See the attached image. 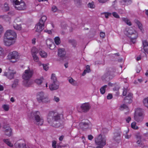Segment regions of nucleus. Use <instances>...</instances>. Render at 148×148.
<instances>
[{
	"mask_svg": "<svg viewBox=\"0 0 148 148\" xmlns=\"http://www.w3.org/2000/svg\"><path fill=\"white\" fill-rule=\"evenodd\" d=\"M60 120V115L55 114L53 112H50L48 114L47 120L49 125L53 127H58L60 126L59 121Z\"/></svg>",
	"mask_w": 148,
	"mask_h": 148,
	"instance_id": "nucleus-1",
	"label": "nucleus"
},
{
	"mask_svg": "<svg viewBox=\"0 0 148 148\" xmlns=\"http://www.w3.org/2000/svg\"><path fill=\"white\" fill-rule=\"evenodd\" d=\"M124 34L130 37L131 41L134 44L136 41V39L138 36V34L132 27H127L124 31Z\"/></svg>",
	"mask_w": 148,
	"mask_h": 148,
	"instance_id": "nucleus-2",
	"label": "nucleus"
},
{
	"mask_svg": "<svg viewBox=\"0 0 148 148\" xmlns=\"http://www.w3.org/2000/svg\"><path fill=\"white\" fill-rule=\"evenodd\" d=\"M115 69L112 68H107L106 72L102 77L103 80H110L115 76Z\"/></svg>",
	"mask_w": 148,
	"mask_h": 148,
	"instance_id": "nucleus-3",
	"label": "nucleus"
},
{
	"mask_svg": "<svg viewBox=\"0 0 148 148\" xmlns=\"http://www.w3.org/2000/svg\"><path fill=\"white\" fill-rule=\"evenodd\" d=\"M106 138L100 134L95 138V142L98 145L97 148H103L106 145Z\"/></svg>",
	"mask_w": 148,
	"mask_h": 148,
	"instance_id": "nucleus-4",
	"label": "nucleus"
},
{
	"mask_svg": "<svg viewBox=\"0 0 148 148\" xmlns=\"http://www.w3.org/2000/svg\"><path fill=\"white\" fill-rule=\"evenodd\" d=\"M36 99L39 103H48L50 101L48 96L43 92H38L37 95Z\"/></svg>",
	"mask_w": 148,
	"mask_h": 148,
	"instance_id": "nucleus-5",
	"label": "nucleus"
},
{
	"mask_svg": "<svg viewBox=\"0 0 148 148\" xmlns=\"http://www.w3.org/2000/svg\"><path fill=\"white\" fill-rule=\"evenodd\" d=\"M32 114L34 116V122L38 126L42 125L43 124L44 122V119L42 117L39 116L40 113L38 111L33 112Z\"/></svg>",
	"mask_w": 148,
	"mask_h": 148,
	"instance_id": "nucleus-6",
	"label": "nucleus"
},
{
	"mask_svg": "<svg viewBox=\"0 0 148 148\" xmlns=\"http://www.w3.org/2000/svg\"><path fill=\"white\" fill-rule=\"evenodd\" d=\"M7 57L11 62L15 63L20 58V55L18 52L13 51L9 53Z\"/></svg>",
	"mask_w": 148,
	"mask_h": 148,
	"instance_id": "nucleus-7",
	"label": "nucleus"
},
{
	"mask_svg": "<svg viewBox=\"0 0 148 148\" xmlns=\"http://www.w3.org/2000/svg\"><path fill=\"white\" fill-rule=\"evenodd\" d=\"M4 37L10 40H16L17 38L16 34L14 30L8 29L5 32Z\"/></svg>",
	"mask_w": 148,
	"mask_h": 148,
	"instance_id": "nucleus-8",
	"label": "nucleus"
},
{
	"mask_svg": "<svg viewBox=\"0 0 148 148\" xmlns=\"http://www.w3.org/2000/svg\"><path fill=\"white\" fill-rule=\"evenodd\" d=\"M34 73L33 70L30 69L26 70L23 74L22 77L24 80H28L31 77Z\"/></svg>",
	"mask_w": 148,
	"mask_h": 148,
	"instance_id": "nucleus-9",
	"label": "nucleus"
},
{
	"mask_svg": "<svg viewBox=\"0 0 148 148\" xmlns=\"http://www.w3.org/2000/svg\"><path fill=\"white\" fill-rule=\"evenodd\" d=\"M38 52V50L36 47H33L31 50V54L34 61L36 62H38L40 64L39 59L38 57L36 55Z\"/></svg>",
	"mask_w": 148,
	"mask_h": 148,
	"instance_id": "nucleus-10",
	"label": "nucleus"
},
{
	"mask_svg": "<svg viewBox=\"0 0 148 148\" xmlns=\"http://www.w3.org/2000/svg\"><path fill=\"white\" fill-rule=\"evenodd\" d=\"M79 125L81 128L85 130L90 127V123L88 120L84 119L82 120Z\"/></svg>",
	"mask_w": 148,
	"mask_h": 148,
	"instance_id": "nucleus-11",
	"label": "nucleus"
},
{
	"mask_svg": "<svg viewBox=\"0 0 148 148\" xmlns=\"http://www.w3.org/2000/svg\"><path fill=\"white\" fill-rule=\"evenodd\" d=\"M16 73V72L14 70L9 68L8 72H5L4 75L10 79H12L14 78V75Z\"/></svg>",
	"mask_w": 148,
	"mask_h": 148,
	"instance_id": "nucleus-12",
	"label": "nucleus"
},
{
	"mask_svg": "<svg viewBox=\"0 0 148 148\" xmlns=\"http://www.w3.org/2000/svg\"><path fill=\"white\" fill-rule=\"evenodd\" d=\"M15 148H26V145L25 141L21 140L16 142L14 145Z\"/></svg>",
	"mask_w": 148,
	"mask_h": 148,
	"instance_id": "nucleus-13",
	"label": "nucleus"
},
{
	"mask_svg": "<svg viewBox=\"0 0 148 148\" xmlns=\"http://www.w3.org/2000/svg\"><path fill=\"white\" fill-rule=\"evenodd\" d=\"M16 40H10L7 38L4 37L3 43L4 45L7 46H10L14 44Z\"/></svg>",
	"mask_w": 148,
	"mask_h": 148,
	"instance_id": "nucleus-14",
	"label": "nucleus"
},
{
	"mask_svg": "<svg viewBox=\"0 0 148 148\" xmlns=\"http://www.w3.org/2000/svg\"><path fill=\"white\" fill-rule=\"evenodd\" d=\"M133 94L131 93H129L127 95L124 99V102L126 103H130L132 102Z\"/></svg>",
	"mask_w": 148,
	"mask_h": 148,
	"instance_id": "nucleus-15",
	"label": "nucleus"
},
{
	"mask_svg": "<svg viewBox=\"0 0 148 148\" xmlns=\"http://www.w3.org/2000/svg\"><path fill=\"white\" fill-rule=\"evenodd\" d=\"M59 82H52L49 86V89L51 90L57 89L59 88Z\"/></svg>",
	"mask_w": 148,
	"mask_h": 148,
	"instance_id": "nucleus-16",
	"label": "nucleus"
},
{
	"mask_svg": "<svg viewBox=\"0 0 148 148\" xmlns=\"http://www.w3.org/2000/svg\"><path fill=\"white\" fill-rule=\"evenodd\" d=\"M81 108L83 112H86L89 110L90 106L89 104L87 103L82 104L81 106Z\"/></svg>",
	"mask_w": 148,
	"mask_h": 148,
	"instance_id": "nucleus-17",
	"label": "nucleus"
},
{
	"mask_svg": "<svg viewBox=\"0 0 148 148\" xmlns=\"http://www.w3.org/2000/svg\"><path fill=\"white\" fill-rule=\"evenodd\" d=\"M27 6L25 3L23 2H21L19 5L16 7V9L19 10H25L26 9Z\"/></svg>",
	"mask_w": 148,
	"mask_h": 148,
	"instance_id": "nucleus-18",
	"label": "nucleus"
},
{
	"mask_svg": "<svg viewBox=\"0 0 148 148\" xmlns=\"http://www.w3.org/2000/svg\"><path fill=\"white\" fill-rule=\"evenodd\" d=\"M5 129L4 130L5 134L6 135L10 137L12 134V130L9 126L7 127H4Z\"/></svg>",
	"mask_w": 148,
	"mask_h": 148,
	"instance_id": "nucleus-19",
	"label": "nucleus"
},
{
	"mask_svg": "<svg viewBox=\"0 0 148 148\" xmlns=\"http://www.w3.org/2000/svg\"><path fill=\"white\" fill-rule=\"evenodd\" d=\"M46 42L47 46L51 49H53L56 47V46L53 43L52 40L51 39H47Z\"/></svg>",
	"mask_w": 148,
	"mask_h": 148,
	"instance_id": "nucleus-20",
	"label": "nucleus"
},
{
	"mask_svg": "<svg viewBox=\"0 0 148 148\" xmlns=\"http://www.w3.org/2000/svg\"><path fill=\"white\" fill-rule=\"evenodd\" d=\"M44 26V25L39 23H38L35 27L36 31L38 32H41L43 29Z\"/></svg>",
	"mask_w": 148,
	"mask_h": 148,
	"instance_id": "nucleus-21",
	"label": "nucleus"
},
{
	"mask_svg": "<svg viewBox=\"0 0 148 148\" xmlns=\"http://www.w3.org/2000/svg\"><path fill=\"white\" fill-rule=\"evenodd\" d=\"M143 46L145 52L148 54V42L146 40H142Z\"/></svg>",
	"mask_w": 148,
	"mask_h": 148,
	"instance_id": "nucleus-22",
	"label": "nucleus"
},
{
	"mask_svg": "<svg viewBox=\"0 0 148 148\" xmlns=\"http://www.w3.org/2000/svg\"><path fill=\"white\" fill-rule=\"evenodd\" d=\"M135 115L144 117L143 110L140 108H137L136 110Z\"/></svg>",
	"mask_w": 148,
	"mask_h": 148,
	"instance_id": "nucleus-23",
	"label": "nucleus"
},
{
	"mask_svg": "<svg viewBox=\"0 0 148 148\" xmlns=\"http://www.w3.org/2000/svg\"><path fill=\"white\" fill-rule=\"evenodd\" d=\"M66 52L64 49H60L58 50V55L60 57H64L66 54Z\"/></svg>",
	"mask_w": 148,
	"mask_h": 148,
	"instance_id": "nucleus-24",
	"label": "nucleus"
},
{
	"mask_svg": "<svg viewBox=\"0 0 148 148\" xmlns=\"http://www.w3.org/2000/svg\"><path fill=\"white\" fill-rule=\"evenodd\" d=\"M3 142L5 143L8 146L10 147H13L14 146L13 143L10 141L9 139H3Z\"/></svg>",
	"mask_w": 148,
	"mask_h": 148,
	"instance_id": "nucleus-25",
	"label": "nucleus"
},
{
	"mask_svg": "<svg viewBox=\"0 0 148 148\" xmlns=\"http://www.w3.org/2000/svg\"><path fill=\"white\" fill-rule=\"evenodd\" d=\"M44 78L42 77L36 78L34 80L35 82L38 85H41L42 83Z\"/></svg>",
	"mask_w": 148,
	"mask_h": 148,
	"instance_id": "nucleus-26",
	"label": "nucleus"
},
{
	"mask_svg": "<svg viewBox=\"0 0 148 148\" xmlns=\"http://www.w3.org/2000/svg\"><path fill=\"white\" fill-rule=\"evenodd\" d=\"M120 134L119 132H115L114 133V139L118 143V141L120 140Z\"/></svg>",
	"mask_w": 148,
	"mask_h": 148,
	"instance_id": "nucleus-27",
	"label": "nucleus"
},
{
	"mask_svg": "<svg viewBox=\"0 0 148 148\" xmlns=\"http://www.w3.org/2000/svg\"><path fill=\"white\" fill-rule=\"evenodd\" d=\"M11 1L15 8H16V7H17L19 5L21 2V0H20V1L18 0H11Z\"/></svg>",
	"mask_w": 148,
	"mask_h": 148,
	"instance_id": "nucleus-28",
	"label": "nucleus"
},
{
	"mask_svg": "<svg viewBox=\"0 0 148 148\" xmlns=\"http://www.w3.org/2000/svg\"><path fill=\"white\" fill-rule=\"evenodd\" d=\"M47 19V17L45 15H42L40 19L39 23L44 25V23Z\"/></svg>",
	"mask_w": 148,
	"mask_h": 148,
	"instance_id": "nucleus-29",
	"label": "nucleus"
},
{
	"mask_svg": "<svg viewBox=\"0 0 148 148\" xmlns=\"http://www.w3.org/2000/svg\"><path fill=\"white\" fill-rule=\"evenodd\" d=\"M39 53L41 57L43 58H46L47 56V53L41 50L39 51Z\"/></svg>",
	"mask_w": 148,
	"mask_h": 148,
	"instance_id": "nucleus-30",
	"label": "nucleus"
},
{
	"mask_svg": "<svg viewBox=\"0 0 148 148\" xmlns=\"http://www.w3.org/2000/svg\"><path fill=\"white\" fill-rule=\"evenodd\" d=\"M86 69H85L82 74L83 76L85 75L86 73H89L90 72V67L89 65H87L86 67Z\"/></svg>",
	"mask_w": 148,
	"mask_h": 148,
	"instance_id": "nucleus-31",
	"label": "nucleus"
},
{
	"mask_svg": "<svg viewBox=\"0 0 148 148\" xmlns=\"http://www.w3.org/2000/svg\"><path fill=\"white\" fill-rule=\"evenodd\" d=\"M143 118V117H142L140 116H138L134 115V120L135 121L138 122H141L142 121Z\"/></svg>",
	"mask_w": 148,
	"mask_h": 148,
	"instance_id": "nucleus-32",
	"label": "nucleus"
},
{
	"mask_svg": "<svg viewBox=\"0 0 148 148\" xmlns=\"http://www.w3.org/2000/svg\"><path fill=\"white\" fill-rule=\"evenodd\" d=\"M23 84L25 86L29 87L31 85L32 83L29 80H24L23 81Z\"/></svg>",
	"mask_w": 148,
	"mask_h": 148,
	"instance_id": "nucleus-33",
	"label": "nucleus"
},
{
	"mask_svg": "<svg viewBox=\"0 0 148 148\" xmlns=\"http://www.w3.org/2000/svg\"><path fill=\"white\" fill-rule=\"evenodd\" d=\"M5 56L4 51L3 49L0 46V58H3Z\"/></svg>",
	"mask_w": 148,
	"mask_h": 148,
	"instance_id": "nucleus-34",
	"label": "nucleus"
},
{
	"mask_svg": "<svg viewBox=\"0 0 148 148\" xmlns=\"http://www.w3.org/2000/svg\"><path fill=\"white\" fill-rule=\"evenodd\" d=\"M55 43L56 45H59L61 43V40L60 38L58 36L56 37L54 39Z\"/></svg>",
	"mask_w": 148,
	"mask_h": 148,
	"instance_id": "nucleus-35",
	"label": "nucleus"
},
{
	"mask_svg": "<svg viewBox=\"0 0 148 148\" xmlns=\"http://www.w3.org/2000/svg\"><path fill=\"white\" fill-rule=\"evenodd\" d=\"M122 19L123 21L125 22L128 25L130 26L132 25L131 22L127 18L123 17L122 18Z\"/></svg>",
	"mask_w": 148,
	"mask_h": 148,
	"instance_id": "nucleus-36",
	"label": "nucleus"
},
{
	"mask_svg": "<svg viewBox=\"0 0 148 148\" xmlns=\"http://www.w3.org/2000/svg\"><path fill=\"white\" fill-rule=\"evenodd\" d=\"M13 27L14 29L17 30H20L22 29L21 26V25L17 24H13Z\"/></svg>",
	"mask_w": 148,
	"mask_h": 148,
	"instance_id": "nucleus-37",
	"label": "nucleus"
},
{
	"mask_svg": "<svg viewBox=\"0 0 148 148\" xmlns=\"http://www.w3.org/2000/svg\"><path fill=\"white\" fill-rule=\"evenodd\" d=\"M107 85H105L102 86L100 89V93L102 94H104L106 92V88L107 87Z\"/></svg>",
	"mask_w": 148,
	"mask_h": 148,
	"instance_id": "nucleus-38",
	"label": "nucleus"
},
{
	"mask_svg": "<svg viewBox=\"0 0 148 148\" xmlns=\"http://www.w3.org/2000/svg\"><path fill=\"white\" fill-rule=\"evenodd\" d=\"M51 79L52 82H58L57 81L56 76L54 74H51Z\"/></svg>",
	"mask_w": 148,
	"mask_h": 148,
	"instance_id": "nucleus-39",
	"label": "nucleus"
},
{
	"mask_svg": "<svg viewBox=\"0 0 148 148\" xmlns=\"http://www.w3.org/2000/svg\"><path fill=\"white\" fill-rule=\"evenodd\" d=\"M41 65H42L43 67V69L45 71H47L49 69V64H42L41 63V62H40V64L39 65L40 66Z\"/></svg>",
	"mask_w": 148,
	"mask_h": 148,
	"instance_id": "nucleus-40",
	"label": "nucleus"
},
{
	"mask_svg": "<svg viewBox=\"0 0 148 148\" xmlns=\"http://www.w3.org/2000/svg\"><path fill=\"white\" fill-rule=\"evenodd\" d=\"M136 23L138 25L139 28L140 29L142 32H143V29L142 25L137 20Z\"/></svg>",
	"mask_w": 148,
	"mask_h": 148,
	"instance_id": "nucleus-41",
	"label": "nucleus"
},
{
	"mask_svg": "<svg viewBox=\"0 0 148 148\" xmlns=\"http://www.w3.org/2000/svg\"><path fill=\"white\" fill-rule=\"evenodd\" d=\"M144 105L148 108V97L145 98L143 100Z\"/></svg>",
	"mask_w": 148,
	"mask_h": 148,
	"instance_id": "nucleus-42",
	"label": "nucleus"
},
{
	"mask_svg": "<svg viewBox=\"0 0 148 148\" xmlns=\"http://www.w3.org/2000/svg\"><path fill=\"white\" fill-rule=\"evenodd\" d=\"M136 123L135 122H133L131 124V126L132 128L135 129L137 130L138 128V127L136 125Z\"/></svg>",
	"mask_w": 148,
	"mask_h": 148,
	"instance_id": "nucleus-43",
	"label": "nucleus"
},
{
	"mask_svg": "<svg viewBox=\"0 0 148 148\" xmlns=\"http://www.w3.org/2000/svg\"><path fill=\"white\" fill-rule=\"evenodd\" d=\"M18 80L15 79L14 80L12 85V87L15 88L18 85Z\"/></svg>",
	"mask_w": 148,
	"mask_h": 148,
	"instance_id": "nucleus-44",
	"label": "nucleus"
},
{
	"mask_svg": "<svg viewBox=\"0 0 148 148\" xmlns=\"http://www.w3.org/2000/svg\"><path fill=\"white\" fill-rule=\"evenodd\" d=\"M88 7L92 9L94 8L95 7L93 2L89 3L88 4Z\"/></svg>",
	"mask_w": 148,
	"mask_h": 148,
	"instance_id": "nucleus-45",
	"label": "nucleus"
},
{
	"mask_svg": "<svg viewBox=\"0 0 148 148\" xmlns=\"http://www.w3.org/2000/svg\"><path fill=\"white\" fill-rule=\"evenodd\" d=\"M9 7L8 3H5L4 4V6L3 7V9L4 10L7 11L9 9Z\"/></svg>",
	"mask_w": 148,
	"mask_h": 148,
	"instance_id": "nucleus-46",
	"label": "nucleus"
},
{
	"mask_svg": "<svg viewBox=\"0 0 148 148\" xmlns=\"http://www.w3.org/2000/svg\"><path fill=\"white\" fill-rule=\"evenodd\" d=\"M124 109H128V106L125 104H123L120 106V109L121 110H122Z\"/></svg>",
	"mask_w": 148,
	"mask_h": 148,
	"instance_id": "nucleus-47",
	"label": "nucleus"
},
{
	"mask_svg": "<svg viewBox=\"0 0 148 148\" xmlns=\"http://www.w3.org/2000/svg\"><path fill=\"white\" fill-rule=\"evenodd\" d=\"M68 79L69 82L71 84L73 85L74 84V80L73 78L71 77H69Z\"/></svg>",
	"mask_w": 148,
	"mask_h": 148,
	"instance_id": "nucleus-48",
	"label": "nucleus"
},
{
	"mask_svg": "<svg viewBox=\"0 0 148 148\" xmlns=\"http://www.w3.org/2000/svg\"><path fill=\"white\" fill-rule=\"evenodd\" d=\"M2 107L4 110L5 111H8L9 108V106L6 105H3Z\"/></svg>",
	"mask_w": 148,
	"mask_h": 148,
	"instance_id": "nucleus-49",
	"label": "nucleus"
},
{
	"mask_svg": "<svg viewBox=\"0 0 148 148\" xmlns=\"http://www.w3.org/2000/svg\"><path fill=\"white\" fill-rule=\"evenodd\" d=\"M112 14L113 16L116 18H119L120 16L118 14L115 12H113L112 13Z\"/></svg>",
	"mask_w": 148,
	"mask_h": 148,
	"instance_id": "nucleus-50",
	"label": "nucleus"
},
{
	"mask_svg": "<svg viewBox=\"0 0 148 148\" xmlns=\"http://www.w3.org/2000/svg\"><path fill=\"white\" fill-rule=\"evenodd\" d=\"M139 138L140 139V140H138L137 141V144L138 146L140 147L141 146V145H142L141 141L140 140V139H141V136H139Z\"/></svg>",
	"mask_w": 148,
	"mask_h": 148,
	"instance_id": "nucleus-51",
	"label": "nucleus"
},
{
	"mask_svg": "<svg viewBox=\"0 0 148 148\" xmlns=\"http://www.w3.org/2000/svg\"><path fill=\"white\" fill-rule=\"evenodd\" d=\"M124 2L125 3H127V5L129 4H130L132 2L131 0H123L121 1V3Z\"/></svg>",
	"mask_w": 148,
	"mask_h": 148,
	"instance_id": "nucleus-52",
	"label": "nucleus"
},
{
	"mask_svg": "<svg viewBox=\"0 0 148 148\" xmlns=\"http://www.w3.org/2000/svg\"><path fill=\"white\" fill-rule=\"evenodd\" d=\"M127 91H128V89L127 88L123 89V96H126Z\"/></svg>",
	"mask_w": 148,
	"mask_h": 148,
	"instance_id": "nucleus-53",
	"label": "nucleus"
},
{
	"mask_svg": "<svg viewBox=\"0 0 148 148\" xmlns=\"http://www.w3.org/2000/svg\"><path fill=\"white\" fill-rule=\"evenodd\" d=\"M52 147L54 148H56V142L55 140H53L52 142Z\"/></svg>",
	"mask_w": 148,
	"mask_h": 148,
	"instance_id": "nucleus-54",
	"label": "nucleus"
},
{
	"mask_svg": "<svg viewBox=\"0 0 148 148\" xmlns=\"http://www.w3.org/2000/svg\"><path fill=\"white\" fill-rule=\"evenodd\" d=\"M52 30H48L47 29H45L44 31L45 32H46L48 34H52Z\"/></svg>",
	"mask_w": 148,
	"mask_h": 148,
	"instance_id": "nucleus-55",
	"label": "nucleus"
},
{
	"mask_svg": "<svg viewBox=\"0 0 148 148\" xmlns=\"http://www.w3.org/2000/svg\"><path fill=\"white\" fill-rule=\"evenodd\" d=\"M105 17L106 18H108L109 16H111L112 14L109 12H105L104 13Z\"/></svg>",
	"mask_w": 148,
	"mask_h": 148,
	"instance_id": "nucleus-56",
	"label": "nucleus"
},
{
	"mask_svg": "<svg viewBox=\"0 0 148 148\" xmlns=\"http://www.w3.org/2000/svg\"><path fill=\"white\" fill-rule=\"evenodd\" d=\"M81 2L80 0H75V4H76L78 5H80Z\"/></svg>",
	"mask_w": 148,
	"mask_h": 148,
	"instance_id": "nucleus-57",
	"label": "nucleus"
},
{
	"mask_svg": "<svg viewBox=\"0 0 148 148\" xmlns=\"http://www.w3.org/2000/svg\"><path fill=\"white\" fill-rule=\"evenodd\" d=\"M53 100L55 101L56 102H58L60 101V99L58 97L56 96H55L54 97V98L53 99Z\"/></svg>",
	"mask_w": 148,
	"mask_h": 148,
	"instance_id": "nucleus-58",
	"label": "nucleus"
},
{
	"mask_svg": "<svg viewBox=\"0 0 148 148\" xmlns=\"http://www.w3.org/2000/svg\"><path fill=\"white\" fill-rule=\"evenodd\" d=\"M3 31V28L2 25H0V38L1 37V34Z\"/></svg>",
	"mask_w": 148,
	"mask_h": 148,
	"instance_id": "nucleus-59",
	"label": "nucleus"
},
{
	"mask_svg": "<svg viewBox=\"0 0 148 148\" xmlns=\"http://www.w3.org/2000/svg\"><path fill=\"white\" fill-rule=\"evenodd\" d=\"M112 95L111 94H109L107 97V99H111L112 98Z\"/></svg>",
	"mask_w": 148,
	"mask_h": 148,
	"instance_id": "nucleus-60",
	"label": "nucleus"
},
{
	"mask_svg": "<svg viewBox=\"0 0 148 148\" xmlns=\"http://www.w3.org/2000/svg\"><path fill=\"white\" fill-rule=\"evenodd\" d=\"M57 10L56 7L55 6H52V10L53 12H55L57 11Z\"/></svg>",
	"mask_w": 148,
	"mask_h": 148,
	"instance_id": "nucleus-61",
	"label": "nucleus"
},
{
	"mask_svg": "<svg viewBox=\"0 0 148 148\" xmlns=\"http://www.w3.org/2000/svg\"><path fill=\"white\" fill-rule=\"evenodd\" d=\"M100 36L103 38H104L105 36V33L102 32H101L100 33Z\"/></svg>",
	"mask_w": 148,
	"mask_h": 148,
	"instance_id": "nucleus-62",
	"label": "nucleus"
},
{
	"mask_svg": "<svg viewBox=\"0 0 148 148\" xmlns=\"http://www.w3.org/2000/svg\"><path fill=\"white\" fill-rule=\"evenodd\" d=\"M88 139L89 140H92L93 138V136L91 135H89L88 136Z\"/></svg>",
	"mask_w": 148,
	"mask_h": 148,
	"instance_id": "nucleus-63",
	"label": "nucleus"
},
{
	"mask_svg": "<svg viewBox=\"0 0 148 148\" xmlns=\"http://www.w3.org/2000/svg\"><path fill=\"white\" fill-rule=\"evenodd\" d=\"M131 120V118L130 117H128L126 119V122L129 123Z\"/></svg>",
	"mask_w": 148,
	"mask_h": 148,
	"instance_id": "nucleus-64",
	"label": "nucleus"
}]
</instances>
